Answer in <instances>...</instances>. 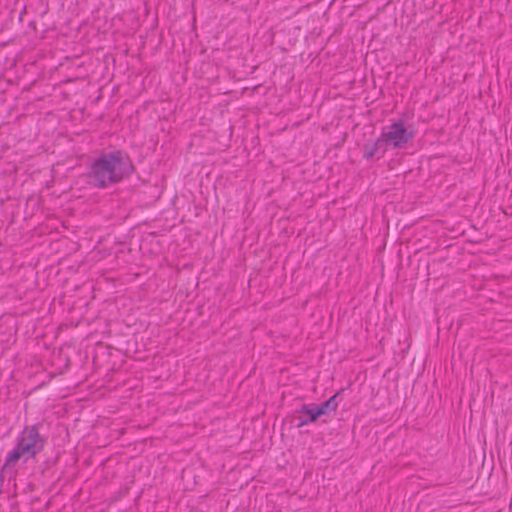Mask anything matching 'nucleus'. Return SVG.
I'll list each match as a JSON object with an SVG mask.
<instances>
[{
	"mask_svg": "<svg viewBox=\"0 0 512 512\" xmlns=\"http://www.w3.org/2000/svg\"><path fill=\"white\" fill-rule=\"evenodd\" d=\"M43 446V441L35 426L26 427L16 447L8 453L4 467L14 466L20 458L34 457Z\"/></svg>",
	"mask_w": 512,
	"mask_h": 512,
	"instance_id": "obj_2",
	"label": "nucleus"
},
{
	"mask_svg": "<svg viewBox=\"0 0 512 512\" xmlns=\"http://www.w3.org/2000/svg\"><path fill=\"white\" fill-rule=\"evenodd\" d=\"M133 165L127 155L119 151L107 153L97 158L91 167L90 178L95 185L106 187L121 181L131 174Z\"/></svg>",
	"mask_w": 512,
	"mask_h": 512,
	"instance_id": "obj_1",
	"label": "nucleus"
},
{
	"mask_svg": "<svg viewBox=\"0 0 512 512\" xmlns=\"http://www.w3.org/2000/svg\"><path fill=\"white\" fill-rule=\"evenodd\" d=\"M336 396L337 395H333L325 403H323L321 406H319V408L324 409V414L327 412V410L335 411L337 409L338 405L336 402Z\"/></svg>",
	"mask_w": 512,
	"mask_h": 512,
	"instance_id": "obj_5",
	"label": "nucleus"
},
{
	"mask_svg": "<svg viewBox=\"0 0 512 512\" xmlns=\"http://www.w3.org/2000/svg\"><path fill=\"white\" fill-rule=\"evenodd\" d=\"M301 413L307 415L310 422H314L324 414V409L319 407L311 408L309 406H303L301 408Z\"/></svg>",
	"mask_w": 512,
	"mask_h": 512,
	"instance_id": "obj_4",
	"label": "nucleus"
},
{
	"mask_svg": "<svg viewBox=\"0 0 512 512\" xmlns=\"http://www.w3.org/2000/svg\"><path fill=\"white\" fill-rule=\"evenodd\" d=\"M413 133L408 131L401 121L393 122L382 133L381 139L394 148L402 147L410 139Z\"/></svg>",
	"mask_w": 512,
	"mask_h": 512,
	"instance_id": "obj_3",
	"label": "nucleus"
}]
</instances>
